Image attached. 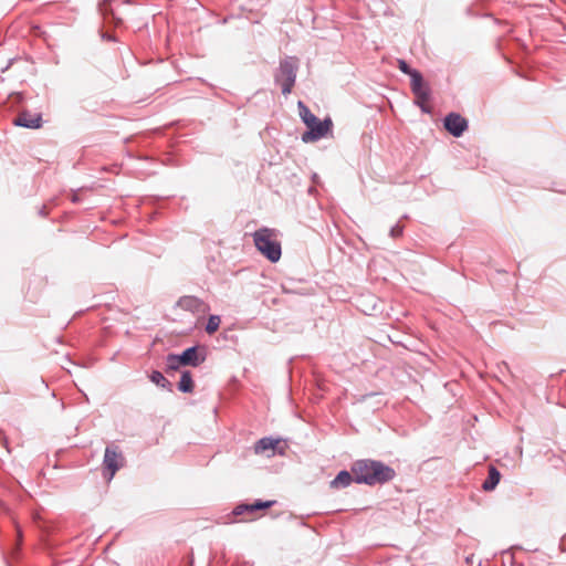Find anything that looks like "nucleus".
I'll return each instance as SVG.
<instances>
[{
	"mask_svg": "<svg viewBox=\"0 0 566 566\" xmlns=\"http://www.w3.org/2000/svg\"><path fill=\"white\" fill-rule=\"evenodd\" d=\"M280 443V440H274L272 438H262L254 444V452L256 454L264 453L268 450H275L276 446Z\"/></svg>",
	"mask_w": 566,
	"mask_h": 566,
	"instance_id": "nucleus-12",
	"label": "nucleus"
},
{
	"mask_svg": "<svg viewBox=\"0 0 566 566\" xmlns=\"http://www.w3.org/2000/svg\"><path fill=\"white\" fill-rule=\"evenodd\" d=\"M181 363L184 366H199L205 357H199L197 347H189L180 355Z\"/></svg>",
	"mask_w": 566,
	"mask_h": 566,
	"instance_id": "nucleus-10",
	"label": "nucleus"
},
{
	"mask_svg": "<svg viewBox=\"0 0 566 566\" xmlns=\"http://www.w3.org/2000/svg\"><path fill=\"white\" fill-rule=\"evenodd\" d=\"M178 389L182 392H192L193 381L190 371L186 370L181 374Z\"/></svg>",
	"mask_w": 566,
	"mask_h": 566,
	"instance_id": "nucleus-15",
	"label": "nucleus"
},
{
	"mask_svg": "<svg viewBox=\"0 0 566 566\" xmlns=\"http://www.w3.org/2000/svg\"><path fill=\"white\" fill-rule=\"evenodd\" d=\"M411 91L416 97V105H418L423 113H430L431 109L428 106V102L430 99V88L423 82L421 74H415V80L411 82Z\"/></svg>",
	"mask_w": 566,
	"mask_h": 566,
	"instance_id": "nucleus-5",
	"label": "nucleus"
},
{
	"mask_svg": "<svg viewBox=\"0 0 566 566\" xmlns=\"http://www.w3.org/2000/svg\"><path fill=\"white\" fill-rule=\"evenodd\" d=\"M178 306L193 314L203 315L209 311V306L200 298L186 295L179 298Z\"/></svg>",
	"mask_w": 566,
	"mask_h": 566,
	"instance_id": "nucleus-8",
	"label": "nucleus"
},
{
	"mask_svg": "<svg viewBox=\"0 0 566 566\" xmlns=\"http://www.w3.org/2000/svg\"><path fill=\"white\" fill-rule=\"evenodd\" d=\"M274 504V501H256L252 504H241V505H238L233 513L235 515H241L243 512L245 511H249V512H254L256 510H263V509H269L271 507L272 505Z\"/></svg>",
	"mask_w": 566,
	"mask_h": 566,
	"instance_id": "nucleus-11",
	"label": "nucleus"
},
{
	"mask_svg": "<svg viewBox=\"0 0 566 566\" xmlns=\"http://www.w3.org/2000/svg\"><path fill=\"white\" fill-rule=\"evenodd\" d=\"M255 248L271 262H277L281 258V243L277 240V231L261 228L253 233Z\"/></svg>",
	"mask_w": 566,
	"mask_h": 566,
	"instance_id": "nucleus-3",
	"label": "nucleus"
},
{
	"mask_svg": "<svg viewBox=\"0 0 566 566\" xmlns=\"http://www.w3.org/2000/svg\"><path fill=\"white\" fill-rule=\"evenodd\" d=\"M401 233H402V227H400L399 224H396L390 230V235L392 238H398Z\"/></svg>",
	"mask_w": 566,
	"mask_h": 566,
	"instance_id": "nucleus-20",
	"label": "nucleus"
},
{
	"mask_svg": "<svg viewBox=\"0 0 566 566\" xmlns=\"http://www.w3.org/2000/svg\"><path fill=\"white\" fill-rule=\"evenodd\" d=\"M150 380L163 388H168L170 386V382L165 378V376L157 370L151 373Z\"/></svg>",
	"mask_w": 566,
	"mask_h": 566,
	"instance_id": "nucleus-18",
	"label": "nucleus"
},
{
	"mask_svg": "<svg viewBox=\"0 0 566 566\" xmlns=\"http://www.w3.org/2000/svg\"><path fill=\"white\" fill-rule=\"evenodd\" d=\"M398 69L410 76L411 82L415 80V74H421L417 70L411 69L405 60H398Z\"/></svg>",
	"mask_w": 566,
	"mask_h": 566,
	"instance_id": "nucleus-19",
	"label": "nucleus"
},
{
	"mask_svg": "<svg viewBox=\"0 0 566 566\" xmlns=\"http://www.w3.org/2000/svg\"><path fill=\"white\" fill-rule=\"evenodd\" d=\"M167 368L171 370H177L180 366H184L181 363L180 355L169 354L166 359Z\"/></svg>",
	"mask_w": 566,
	"mask_h": 566,
	"instance_id": "nucleus-17",
	"label": "nucleus"
},
{
	"mask_svg": "<svg viewBox=\"0 0 566 566\" xmlns=\"http://www.w3.org/2000/svg\"><path fill=\"white\" fill-rule=\"evenodd\" d=\"M300 116L307 127V130L302 135L304 143L317 142L332 132L333 122L329 117L319 120L302 102H298Z\"/></svg>",
	"mask_w": 566,
	"mask_h": 566,
	"instance_id": "nucleus-2",
	"label": "nucleus"
},
{
	"mask_svg": "<svg viewBox=\"0 0 566 566\" xmlns=\"http://www.w3.org/2000/svg\"><path fill=\"white\" fill-rule=\"evenodd\" d=\"M101 11L106 17L108 14V9L106 8V3L101 4Z\"/></svg>",
	"mask_w": 566,
	"mask_h": 566,
	"instance_id": "nucleus-21",
	"label": "nucleus"
},
{
	"mask_svg": "<svg viewBox=\"0 0 566 566\" xmlns=\"http://www.w3.org/2000/svg\"><path fill=\"white\" fill-rule=\"evenodd\" d=\"M220 323H221L220 316L211 315L208 318V322H207V325H206V332L208 334H210V335L216 333L218 331L219 326H220Z\"/></svg>",
	"mask_w": 566,
	"mask_h": 566,
	"instance_id": "nucleus-16",
	"label": "nucleus"
},
{
	"mask_svg": "<svg viewBox=\"0 0 566 566\" xmlns=\"http://www.w3.org/2000/svg\"><path fill=\"white\" fill-rule=\"evenodd\" d=\"M13 124L25 128H40L42 125V116L38 113H31L28 111L21 112L14 119Z\"/></svg>",
	"mask_w": 566,
	"mask_h": 566,
	"instance_id": "nucleus-9",
	"label": "nucleus"
},
{
	"mask_svg": "<svg viewBox=\"0 0 566 566\" xmlns=\"http://www.w3.org/2000/svg\"><path fill=\"white\" fill-rule=\"evenodd\" d=\"M352 472L356 483L367 485L389 482L396 475L392 468L376 460H358L353 464Z\"/></svg>",
	"mask_w": 566,
	"mask_h": 566,
	"instance_id": "nucleus-1",
	"label": "nucleus"
},
{
	"mask_svg": "<svg viewBox=\"0 0 566 566\" xmlns=\"http://www.w3.org/2000/svg\"><path fill=\"white\" fill-rule=\"evenodd\" d=\"M72 200H73V202H76V201H77V197L74 195V196L72 197Z\"/></svg>",
	"mask_w": 566,
	"mask_h": 566,
	"instance_id": "nucleus-23",
	"label": "nucleus"
},
{
	"mask_svg": "<svg viewBox=\"0 0 566 566\" xmlns=\"http://www.w3.org/2000/svg\"><path fill=\"white\" fill-rule=\"evenodd\" d=\"M297 69L298 60L296 57L289 56L280 62V67L275 74V82L281 86L283 95L291 93L295 84Z\"/></svg>",
	"mask_w": 566,
	"mask_h": 566,
	"instance_id": "nucleus-4",
	"label": "nucleus"
},
{
	"mask_svg": "<svg viewBox=\"0 0 566 566\" xmlns=\"http://www.w3.org/2000/svg\"><path fill=\"white\" fill-rule=\"evenodd\" d=\"M124 457L117 446L112 444L106 447L103 464L108 472V481H111L115 473L124 465Z\"/></svg>",
	"mask_w": 566,
	"mask_h": 566,
	"instance_id": "nucleus-6",
	"label": "nucleus"
},
{
	"mask_svg": "<svg viewBox=\"0 0 566 566\" xmlns=\"http://www.w3.org/2000/svg\"><path fill=\"white\" fill-rule=\"evenodd\" d=\"M444 128L454 137H460L468 129V122L458 113H450L444 118Z\"/></svg>",
	"mask_w": 566,
	"mask_h": 566,
	"instance_id": "nucleus-7",
	"label": "nucleus"
},
{
	"mask_svg": "<svg viewBox=\"0 0 566 566\" xmlns=\"http://www.w3.org/2000/svg\"><path fill=\"white\" fill-rule=\"evenodd\" d=\"M352 481H355L354 479V474L352 475L349 472L347 471H340L336 478L331 482V485L333 488H346L348 486Z\"/></svg>",
	"mask_w": 566,
	"mask_h": 566,
	"instance_id": "nucleus-14",
	"label": "nucleus"
},
{
	"mask_svg": "<svg viewBox=\"0 0 566 566\" xmlns=\"http://www.w3.org/2000/svg\"><path fill=\"white\" fill-rule=\"evenodd\" d=\"M501 474L500 472L494 468L491 467L489 470L488 479L483 482L482 488L484 491H492L495 489V486L500 482Z\"/></svg>",
	"mask_w": 566,
	"mask_h": 566,
	"instance_id": "nucleus-13",
	"label": "nucleus"
},
{
	"mask_svg": "<svg viewBox=\"0 0 566 566\" xmlns=\"http://www.w3.org/2000/svg\"><path fill=\"white\" fill-rule=\"evenodd\" d=\"M40 214L41 216H46V210H45V206H43L40 210Z\"/></svg>",
	"mask_w": 566,
	"mask_h": 566,
	"instance_id": "nucleus-22",
	"label": "nucleus"
}]
</instances>
